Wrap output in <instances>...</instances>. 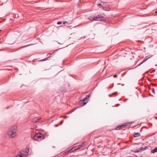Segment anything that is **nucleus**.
<instances>
[{
  "label": "nucleus",
  "mask_w": 157,
  "mask_h": 157,
  "mask_svg": "<svg viewBox=\"0 0 157 157\" xmlns=\"http://www.w3.org/2000/svg\"><path fill=\"white\" fill-rule=\"evenodd\" d=\"M17 127L13 126L9 128L7 130V134L8 136L11 138L15 137L16 135Z\"/></svg>",
  "instance_id": "1"
},
{
  "label": "nucleus",
  "mask_w": 157,
  "mask_h": 157,
  "mask_svg": "<svg viewBox=\"0 0 157 157\" xmlns=\"http://www.w3.org/2000/svg\"><path fill=\"white\" fill-rule=\"evenodd\" d=\"M33 139L38 141H39L44 138V136L40 133H36V134H33L32 135Z\"/></svg>",
  "instance_id": "2"
},
{
  "label": "nucleus",
  "mask_w": 157,
  "mask_h": 157,
  "mask_svg": "<svg viewBox=\"0 0 157 157\" xmlns=\"http://www.w3.org/2000/svg\"><path fill=\"white\" fill-rule=\"evenodd\" d=\"M94 21H105L106 22H109V20L106 19L105 18L103 17H101L99 15H98L96 17H93Z\"/></svg>",
  "instance_id": "3"
},
{
  "label": "nucleus",
  "mask_w": 157,
  "mask_h": 157,
  "mask_svg": "<svg viewBox=\"0 0 157 157\" xmlns=\"http://www.w3.org/2000/svg\"><path fill=\"white\" fill-rule=\"evenodd\" d=\"M29 152V149H26L21 151L20 153L23 157H27Z\"/></svg>",
  "instance_id": "4"
},
{
  "label": "nucleus",
  "mask_w": 157,
  "mask_h": 157,
  "mask_svg": "<svg viewBox=\"0 0 157 157\" xmlns=\"http://www.w3.org/2000/svg\"><path fill=\"white\" fill-rule=\"evenodd\" d=\"M83 147L82 145H80L79 146H76L72 147L70 150L67 151V152L68 153L69 152H71L78 149L81 148Z\"/></svg>",
  "instance_id": "5"
},
{
  "label": "nucleus",
  "mask_w": 157,
  "mask_h": 157,
  "mask_svg": "<svg viewBox=\"0 0 157 157\" xmlns=\"http://www.w3.org/2000/svg\"><path fill=\"white\" fill-rule=\"evenodd\" d=\"M130 125V124L129 123L124 124L123 125L117 127L116 128V129L117 130L122 129L124 128H126L127 126H129Z\"/></svg>",
  "instance_id": "6"
},
{
  "label": "nucleus",
  "mask_w": 157,
  "mask_h": 157,
  "mask_svg": "<svg viewBox=\"0 0 157 157\" xmlns=\"http://www.w3.org/2000/svg\"><path fill=\"white\" fill-rule=\"evenodd\" d=\"M98 5L99 6H100V7H99L100 8H101L103 10H106V8L107 5L106 3L102 2L101 4H99Z\"/></svg>",
  "instance_id": "7"
},
{
  "label": "nucleus",
  "mask_w": 157,
  "mask_h": 157,
  "mask_svg": "<svg viewBox=\"0 0 157 157\" xmlns=\"http://www.w3.org/2000/svg\"><path fill=\"white\" fill-rule=\"evenodd\" d=\"M153 56V55H148V56H146L145 57V59H144V60L143 61H142L139 65H139H141V64H142V63H144V62H145L146 61L147 59H149L152 57Z\"/></svg>",
  "instance_id": "8"
},
{
  "label": "nucleus",
  "mask_w": 157,
  "mask_h": 157,
  "mask_svg": "<svg viewBox=\"0 0 157 157\" xmlns=\"http://www.w3.org/2000/svg\"><path fill=\"white\" fill-rule=\"evenodd\" d=\"M90 97V95H87L85 98L83 99L82 101L84 102L83 103L84 104V105L86 104L87 102Z\"/></svg>",
  "instance_id": "9"
},
{
  "label": "nucleus",
  "mask_w": 157,
  "mask_h": 157,
  "mask_svg": "<svg viewBox=\"0 0 157 157\" xmlns=\"http://www.w3.org/2000/svg\"><path fill=\"white\" fill-rule=\"evenodd\" d=\"M40 119V117H36L32 120V121L33 122L35 123L37 122Z\"/></svg>",
  "instance_id": "10"
},
{
  "label": "nucleus",
  "mask_w": 157,
  "mask_h": 157,
  "mask_svg": "<svg viewBox=\"0 0 157 157\" xmlns=\"http://www.w3.org/2000/svg\"><path fill=\"white\" fill-rule=\"evenodd\" d=\"M156 152H157V147H155L154 149L151 151V153L152 154Z\"/></svg>",
  "instance_id": "11"
},
{
  "label": "nucleus",
  "mask_w": 157,
  "mask_h": 157,
  "mask_svg": "<svg viewBox=\"0 0 157 157\" xmlns=\"http://www.w3.org/2000/svg\"><path fill=\"white\" fill-rule=\"evenodd\" d=\"M140 136V134L139 133H135L133 134L134 137H137Z\"/></svg>",
  "instance_id": "12"
},
{
  "label": "nucleus",
  "mask_w": 157,
  "mask_h": 157,
  "mask_svg": "<svg viewBox=\"0 0 157 157\" xmlns=\"http://www.w3.org/2000/svg\"><path fill=\"white\" fill-rule=\"evenodd\" d=\"M63 24L65 26H67L68 25L70 24L66 21H63Z\"/></svg>",
  "instance_id": "13"
},
{
  "label": "nucleus",
  "mask_w": 157,
  "mask_h": 157,
  "mask_svg": "<svg viewBox=\"0 0 157 157\" xmlns=\"http://www.w3.org/2000/svg\"><path fill=\"white\" fill-rule=\"evenodd\" d=\"M88 19L90 20V21H94L93 20V17H90L89 18H88Z\"/></svg>",
  "instance_id": "14"
},
{
  "label": "nucleus",
  "mask_w": 157,
  "mask_h": 157,
  "mask_svg": "<svg viewBox=\"0 0 157 157\" xmlns=\"http://www.w3.org/2000/svg\"><path fill=\"white\" fill-rule=\"evenodd\" d=\"M17 157H23L22 155L19 153V154L16 156Z\"/></svg>",
  "instance_id": "15"
},
{
  "label": "nucleus",
  "mask_w": 157,
  "mask_h": 157,
  "mask_svg": "<svg viewBox=\"0 0 157 157\" xmlns=\"http://www.w3.org/2000/svg\"><path fill=\"white\" fill-rule=\"evenodd\" d=\"M63 22H59L58 23V24L59 25H60V24H62V23H63Z\"/></svg>",
  "instance_id": "16"
},
{
  "label": "nucleus",
  "mask_w": 157,
  "mask_h": 157,
  "mask_svg": "<svg viewBox=\"0 0 157 157\" xmlns=\"http://www.w3.org/2000/svg\"><path fill=\"white\" fill-rule=\"evenodd\" d=\"M147 147H145L144 148V149L143 150H145L146 149H147Z\"/></svg>",
  "instance_id": "17"
},
{
  "label": "nucleus",
  "mask_w": 157,
  "mask_h": 157,
  "mask_svg": "<svg viewBox=\"0 0 157 157\" xmlns=\"http://www.w3.org/2000/svg\"><path fill=\"white\" fill-rule=\"evenodd\" d=\"M29 45H26V46H22L21 47V48H23V47H27V46H29Z\"/></svg>",
  "instance_id": "18"
},
{
  "label": "nucleus",
  "mask_w": 157,
  "mask_h": 157,
  "mask_svg": "<svg viewBox=\"0 0 157 157\" xmlns=\"http://www.w3.org/2000/svg\"><path fill=\"white\" fill-rule=\"evenodd\" d=\"M117 77V75H115L113 76V77L114 78Z\"/></svg>",
  "instance_id": "19"
},
{
  "label": "nucleus",
  "mask_w": 157,
  "mask_h": 157,
  "mask_svg": "<svg viewBox=\"0 0 157 157\" xmlns=\"http://www.w3.org/2000/svg\"><path fill=\"white\" fill-rule=\"evenodd\" d=\"M63 120H62V121H61V124H62V123H63Z\"/></svg>",
  "instance_id": "20"
},
{
  "label": "nucleus",
  "mask_w": 157,
  "mask_h": 157,
  "mask_svg": "<svg viewBox=\"0 0 157 157\" xmlns=\"http://www.w3.org/2000/svg\"><path fill=\"white\" fill-rule=\"evenodd\" d=\"M55 126H56H56H57V125H56Z\"/></svg>",
  "instance_id": "21"
},
{
  "label": "nucleus",
  "mask_w": 157,
  "mask_h": 157,
  "mask_svg": "<svg viewBox=\"0 0 157 157\" xmlns=\"http://www.w3.org/2000/svg\"><path fill=\"white\" fill-rule=\"evenodd\" d=\"M46 59H47V58H45V60H46Z\"/></svg>",
  "instance_id": "22"
}]
</instances>
